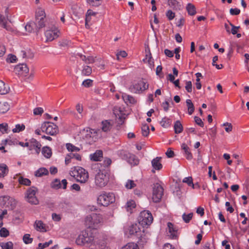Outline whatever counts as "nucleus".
I'll return each instance as SVG.
<instances>
[{"instance_id":"ea45409f","label":"nucleus","mask_w":249,"mask_h":249,"mask_svg":"<svg viewBox=\"0 0 249 249\" xmlns=\"http://www.w3.org/2000/svg\"><path fill=\"white\" fill-rule=\"evenodd\" d=\"M48 174V170L45 168H40L35 172V176L37 177H41Z\"/></svg>"},{"instance_id":"39448f33","label":"nucleus","mask_w":249,"mask_h":249,"mask_svg":"<svg viewBox=\"0 0 249 249\" xmlns=\"http://www.w3.org/2000/svg\"><path fill=\"white\" fill-rule=\"evenodd\" d=\"M115 201V196L113 193H104L97 198V203L104 206H107Z\"/></svg>"},{"instance_id":"09e8293b","label":"nucleus","mask_w":249,"mask_h":249,"mask_svg":"<svg viewBox=\"0 0 249 249\" xmlns=\"http://www.w3.org/2000/svg\"><path fill=\"white\" fill-rule=\"evenodd\" d=\"M66 148L68 151L71 152H77L80 150L79 148L75 146L71 143H67Z\"/></svg>"},{"instance_id":"774afa93","label":"nucleus","mask_w":249,"mask_h":249,"mask_svg":"<svg viewBox=\"0 0 249 249\" xmlns=\"http://www.w3.org/2000/svg\"><path fill=\"white\" fill-rule=\"evenodd\" d=\"M17 60V57L15 55L12 54L8 55L6 61L7 62L9 63H14L16 62Z\"/></svg>"},{"instance_id":"4d7b16f0","label":"nucleus","mask_w":249,"mask_h":249,"mask_svg":"<svg viewBox=\"0 0 249 249\" xmlns=\"http://www.w3.org/2000/svg\"><path fill=\"white\" fill-rule=\"evenodd\" d=\"M44 112V109L42 107H36L33 110V114L34 115H41Z\"/></svg>"},{"instance_id":"393cba45","label":"nucleus","mask_w":249,"mask_h":249,"mask_svg":"<svg viewBox=\"0 0 249 249\" xmlns=\"http://www.w3.org/2000/svg\"><path fill=\"white\" fill-rule=\"evenodd\" d=\"M113 125V122L111 121L105 120L102 122V130L104 132L110 131Z\"/></svg>"},{"instance_id":"5701e85b","label":"nucleus","mask_w":249,"mask_h":249,"mask_svg":"<svg viewBox=\"0 0 249 249\" xmlns=\"http://www.w3.org/2000/svg\"><path fill=\"white\" fill-rule=\"evenodd\" d=\"M126 160L131 166H135L139 164V159L132 154L128 153L126 155Z\"/></svg>"},{"instance_id":"f8f14e48","label":"nucleus","mask_w":249,"mask_h":249,"mask_svg":"<svg viewBox=\"0 0 249 249\" xmlns=\"http://www.w3.org/2000/svg\"><path fill=\"white\" fill-rule=\"evenodd\" d=\"M108 181V177L103 172L98 173L95 178V183L99 187L106 186Z\"/></svg>"},{"instance_id":"680f3d73","label":"nucleus","mask_w":249,"mask_h":249,"mask_svg":"<svg viewBox=\"0 0 249 249\" xmlns=\"http://www.w3.org/2000/svg\"><path fill=\"white\" fill-rule=\"evenodd\" d=\"M9 234V232L7 229L5 228H2L0 230V236L1 237H6Z\"/></svg>"},{"instance_id":"603ef678","label":"nucleus","mask_w":249,"mask_h":249,"mask_svg":"<svg viewBox=\"0 0 249 249\" xmlns=\"http://www.w3.org/2000/svg\"><path fill=\"white\" fill-rule=\"evenodd\" d=\"M136 186V183L132 180L128 179L125 183V186L128 189H131Z\"/></svg>"},{"instance_id":"7c9ffc66","label":"nucleus","mask_w":249,"mask_h":249,"mask_svg":"<svg viewBox=\"0 0 249 249\" xmlns=\"http://www.w3.org/2000/svg\"><path fill=\"white\" fill-rule=\"evenodd\" d=\"M9 169L4 163L0 164V178H3L8 173Z\"/></svg>"},{"instance_id":"1a4fd4ad","label":"nucleus","mask_w":249,"mask_h":249,"mask_svg":"<svg viewBox=\"0 0 249 249\" xmlns=\"http://www.w3.org/2000/svg\"><path fill=\"white\" fill-rule=\"evenodd\" d=\"M163 188L159 183L154 184L151 196V199L153 202H159L163 195Z\"/></svg>"},{"instance_id":"052dcab7","label":"nucleus","mask_w":249,"mask_h":249,"mask_svg":"<svg viewBox=\"0 0 249 249\" xmlns=\"http://www.w3.org/2000/svg\"><path fill=\"white\" fill-rule=\"evenodd\" d=\"M193 213H190L189 214H186L185 213H184L182 215V218L183 220L186 223H188L190 220L193 217Z\"/></svg>"},{"instance_id":"c9c22d12","label":"nucleus","mask_w":249,"mask_h":249,"mask_svg":"<svg viewBox=\"0 0 249 249\" xmlns=\"http://www.w3.org/2000/svg\"><path fill=\"white\" fill-rule=\"evenodd\" d=\"M160 123L163 127L168 128L171 125L172 121L167 117H164L162 119Z\"/></svg>"},{"instance_id":"20e7f679","label":"nucleus","mask_w":249,"mask_h":249,"mask_svg":"<svg viewBox=\"0 0 249 249\" xmlns=\"http://www.w3.org/2000/svg\"><path fill=\"white\" fill-rule=\"evenodd\" d=\"M144 228L139 223L131 224L125 230L126 234L135 235L141 238L144 235Z\"/></svg>"},{"instance_id":"0e129e2a","label":"nucleus","mask_w":249,"mask_h":249,"mask_svg":"<svg viewBox=\"0 0 249 249\" xmlns=\"http://www.w3.org/2000/svg\"><path fill=\"white\" fill-rule=\"evenodd\" d=\"M230 24L231 25V33L234 35H236L238 32V29L240 28V26H235L231 23H230Z\"/></svg>"},{"instance_id":"37998d69","label":"nucleus","mask_w":249,"mask_h":249,"mask_svg":"<svg viewBox=\"0 0 249 249\" xmlns=\"http://www.w3.org/2000/svg\"><path fill=\"white\" fill-rule=\"evenodd\" d=\"M0 247L2 249H13V244L12 242L0 243Z\"/></svg>"},{"instance_id":"e2e57ef3","label":"nucleus","mask_w":249,"mask_h":249,"mask_svg":"<svg viewBox=\"0 0 249 249\" xmlns=\"http://www.w3.org/2000/svg\"><path fill=\"white\" fill-rule=\"evenodd\" d=\"M52 243H53V241L52 240H50L48 242H46L44 243H39L38 244V249H43L44 248L49 247Z\"/></svg>"},{"instance_id":"423d86ee","label":"nucleus","mask_w":249,"mask_h":249,"mask_svg":"<svg viewBox=\"0 0 249 249\" xmlns=\"http://www.w3.org/2000/svg\"><path fill=\"white\" fill-rule=\"evenodd\" d=\"M138 220L139 223L143 227L144 226L150 225L153 222V218L148 211H143L140 213Z\"/></svg>"},{"instance_id":"4be33fe9","label":"nucleus","mask_w":249,"mask_h":249,"mask_svg":"<svg viewBox=\"0 0 249 249\" xmlns=\"http://www.w3.org/2000/svg\"><path fill=\"white\" fill-rule=\"evenodd\" d=\"M151 164L153 168L152 170L153 173L155 172V170H160L162 168V165L161 163V158L156 157L151 161Z\"/></svg>"},{"instance_id":"a19ab883","label":"nucleus","mask_w":249,"mask_h":249,"mask_svg":"<svg viewBox=\"0 0 249 249\" xmlns=\"http://www.w3.org/2000/svg\"><path fill=\"white\" fill-rule=\"evenodd\" d=\"M186 9L188 14L191 16L195 15L196 14L195 6L191 3H188L187 4Z\"/></svg>"},{"instance_id":"6e6d98bb","label":"nucleus","mask_w":249,"mask_h":249,"mask_svg":"<svg viewBox=\"0 0 249 249\" xmlns=\"http://www.w3.org/2000/svg\"><path fill=\"white\" fill-rule=\"evenodd\" d=\"M222 126H225V130L228 133H230L232 130V126L231 123H225L222 124Z\"/></svg>"},{"instance_id":"a878e982","label":"nucleus","mask_w":249,"mask_h":249,"mask_svg":"<svg viewBox=\"0 0 249 249\" xmlns=\"http://www.w3.org/2000/svg\"><path fill=\"white\" fill-rule=\"evenodd\" d=\"M103 156V152L101 150H97L95 152L89 155L90 159L93 161H99Z\"/></svg>"},{"instance_id":"9d476101","label":"nucleus","mask_w":249,"mask_h":249,"mask_svg":"<svg viewBox=\"0 0 249 249\" xmlns=\"http://www.w3.org/2000/svg\"><path fill=\"white\" fill-rule=\"evenodd\" d=\"M41 130L42 132L50 135H54L58 132L57 126L53 123L44 122L41 126Z\"/></svg>"},{"instance_id":"79ce46f5","label":"nucleus","mask_w":249,"mask_h":249,"mask_svg":"<svg viewBox=\"0 0 249 249\" xmlns=\"http://www.w3.org/2000/svg\"><path fill=\"white\" fill-rule=\"evenodd\" d=\"M186 105L188 107V112L189 115H191L194 111L195 107L193 103L190 99L186 100Z\"/></svg>"},{"instance_id":"69168bd1","label":"nucleus","mask_w":249,"mask_h":249,"mask_svg":"<svg viewBox=\"0 0 249 249\" xmlns=\"http://www.w3.org/2000/svg\"><path fill=\"white\" fill-rule=\"evenodd\" d=\"M92 82H93V81L92 80L88 79L85 80L83 82L82 85L86 88H89V87H91L92 85Z\"/></svg>"},{"instance_id":"a18cd8bd","label":"nucleus","mask_w":249,"mask_h":249,"mask_svg":"<svg viewBox=\"0 0 249 249\" xmlns=\"http://www.w3.org/2000/svg\"><path fill=\"white\" fill-rule=\"evenodd\" d=\"M18 181L20 184L26 186H30L31 183L30 179L27 178H24L22 177H20L18 178Z\"/></svg>"},{"instance_id":"412c9836","label":"nucleus","mask_w":249,"mask_h":249,"mask_svg":"<svg viewBox=\"0 0 249 249\" xmlns=\"http://www.w3.org/2000/svg\"><path fill=\"white\" fill-rule=\"evenodd\" d=\"M35 229L39 232H46L49 230V227L46 226L41 220H36L34 225Z\"/></svg>"},{"instance_id":"2eb2a0df","label":"nucleus","mask_w":249,"mask_h":249,"mask_svg":"<svg viewBox=\"0 0 249 249\" xmlns=\"http://www.w3.org/2000/svg\"><path fill=\"white\" fill-rule=\"evenodd\" d=\"M94 244L93 245L92 249H109L108 247L107 246V242L106 239L104 237H101L99 235H97Z\"/></svg>"},{"instance_id":"bf43d9fd","label":"nucleus","mask_w":249,"mask_h":249,"mask_svg":"<svg viewBox=\"0 0 249 249\" xmlns=\"http://www.w3.org/2000/svg\"><path fill=\"white\" fill-rule=\"evenodd\" d=\"M185 89L188 92H191L192 91L193 86L192 82L190 81H186L185 82Z\"/></svg>"},{"instance_id":"c756f323","label":"nucleus","mask_w":249,"mask_h":249,"mask_svg":"<svg viewBox=\"0 0 249 249\" xmlns=\"http://www.w3.org/2000/svg\"><path fill=\"white\" fill-rule=\"evenodd\" d=\"M122 98L126 104H134L136 102V100L133 97L125 93L123 94Z\"/></svg>"},{"instance_id":"dca6fc26","label":"nucleus","mask_w":249,"mask_h":249,"mask_svg":"<svg viewBox=\"0 0 249 249\" xmlns=\"http://www.w3.org/2000/svg\"><path fill=\"white\" fill-rule=\"evenodd\" d=\"M14 71L19 76L25 77L28 76L29 70L26 64H21L15 67Z\"/></svg>"},{"instance_id":"4468645a","label":"nucleus","mask_w":249,"mask_h":249,"mask_svg":"<svg viewBox=\"0 0 249 249\" xmlns=\"http://www.w3.org/2000/svg\"><path fill=\"white\" fill-rule=\"evenodd\" d=\"M60 35L59 30L56 28H52L47 30L45 32L46 42H49L57 38Z\"/></svg>"},{"instance_id":"f257e3e1","label":"nucleus","mask_w":249,"mask_h":249,"mask_svg":"<svg viewBox=\"0 0 249 249\" xmlns=\"http://www.w3.org/2000/svg\"><path fill=\"white\" fill-rule=\"evenodd\" d=\"M96 235L88 230L82 231L78 236L75 240V243L79 246L88 245L92 248L93 244H95V239Z\"/></svg>"},{"instance_id":"5fc2aeb1","label":"nucleus","mask_w":249,"mask_h":249,"mask_svg":"<svg viewBox=\"0 0 249 249\" xmlns=\"http://www.w3.org/2000/svg\"><path fill=\"white\" fill-rule=\"evenodd\" d=\"M23 241L26 244H28L32 242L33 238L30 237L29 234H25L23 237Z\"/></svg>"},{"instance_id":"13d9d810","label":"nucleus","mask_w":249,"mask_h":249,"mask_svg":"<svg viewBox=\"0 0 249 249\" xmlns=\"http://www.w3.org/2000/svg\"><path fill=\"white\" fill-rule=\"evenodd\" d=\"M8 125L6 123H2L0 124V132L4 134L7 133Z\"/></svg>"},{"instance_id":"4c0bfd02","label":"nucleus","mask_w":249,"mask_h":249,"mask_svg":"<svg viewBox=\"0 0 249 249\" xmlns=\"http://www.w3.org/2000/svg\"><path fill=\"white\" fill-rule=\"evenodd\" d=\"M97 14V12H95L91 9L88 10L86 15V23L87 24L88 22H89L92 17H95Z\"/></svg>"},{"instance_id":"aec40b11","label":"nucleus","mask_w":249,"mask_h":249,"mask_svg":"<svg viewBox=\"0 0 249 249\" xmlns=\"http://www.w3.org/2000/svg\"><path fill=\"white\" fill-rule=\"evenodd\" d=\"M86 133L85 137L89 143H91L96 141L97 133L94 130H87Z\"/></svg>"},{"instance_id":"de8ad7c7","label":"nucleus","mask_w":249,"mask_h":249,"mask_svg":"<svg viewBox=\"0 0 249 249\" xmlns=\"http://www.w3.org/2000/svg\"><path fill=\"white\" fill-rule=\"evenodd\" d=\"M142 133L143 136L146 137L148 135L149 133V128L147 124H144L142 125Z\"/></svg>"},{"instance_id":"3c124183","label":"nucleus","mask_w":249,"mask_h":249,"mask_svg":"<svg viewBox=\"0 0 249 249\" xmlns=\"http://www.w3.org/2000/svg\"><path fill=\"white\" fill-rule=\"evenodd\" d=\"M183 182L187 183L189 186H191L193 189L195 188V185L193 182L192 177H186L183 179Z\"/></svg>"},{"instance_id":"6ab92c4d","label":"nucleus","mask_w":249,"mask_h":249,"mask_svg":"<svg viewBox=\"0 0 249 249\" xmlns=\"http://www.w3.org/2000/svg\"><path fill=\"white\" fill-rule=\"evenodd\" d=\"M41 146V144L34 139L29 142V150H34L37 155L40 153Z\"/></svg>"},{"instance_id":"6e6552de","label":"nucleus","mask_w":249,"mask_h":249,"mask_svg":"<svg viewBox=\"0 0 249 249\" xmlns=\"http://www.w3.org/2000/svg\"><path fill=\"white\" fill-rule=\"evenodd\" d=\"M148 88V84L143 79L135 81L130 87L131 91L134 93H140Z\"/></svg>"},{"instance_id":"864d4df0","label":"nucleus","mask_w":249,"mask_h":249,"mask_svg":"<svg viewBox=\"0 0 249 249\" xmlns=\"http://www.w3.org/2000/svg\"><path fill=\"white\" fill-rule=\"evenodd\" d=\"M52 188L57 189L61 188V184L59 180L55 179L51 183Z\"/></svg>"},{"instance_id":"cd10ccee","label":"nucleus","mask_w":249,"mask_h":249,"mask_svg":"<svg viewBox=\"0 0 249 249\" xmlns=\"http://www.w3.org/2000/svg\"><path fill=\"white\" fill-rule=\"evenodd\" d=\"M10 108V104L6 101H0V113H5L7 112Z\"/></svg>"},{"instance_id":"338daca9","label":"nucleus","mask_w":249,"mask_h":249,"mask_svg":"<svg viewBox=\"0 0 249 249\" xmlns=\"http://www.w3.org/2000/svg\"><path fill=\"white\" fill-rule=\"evenodd\" d=\"M166 16L169 20H172L175 17V14L172 11L169 10L166 13Z\"/></svg>"},{"instance_id":"b1692460","label":"nucleus","mask_w":249,"mask_h":249,"mask_svg":"<svg viewBox=\"0 0 249 249\" xmlns=\"http://www.w3.org/2000/svg\"><path fill=\"white\" fill-rule=\"evenodd\" d=\"M181 149L183 151V155L188 160L193 159V155L190 151L189 147L185 143H182L181 145Z\"/></svg>"},{"instance_id":"e433bc0d","label":"nucleus","mask_w":249,"mask_h":249,"mask_svg":"<svg viewBox=\"0 0 249 249\" xmlns=\"http://www.w3.org/2000/svg\"><path fill=\"white\" fill-rule=\"evenodd\" d=\"M174 128L175 132L176 134H179L182 132L183 126L180 121H177L175 123Z\"/></svg>"},{"instance_id":"0eeeda50","label":"nucleus","mask_w":249,"mask_h":249,"mask_svg":"<svg viewBox=\"0 0 249 249\" xmlns=\"http://www.w3.org/2000/svg\"><path fill=\"white\" fill-rule=\"evenodd\" d=\"M37 189L35 187H31L28 189L25 194V198L27 201L31 204L37 205L39 201L36 196Z\"/></svg>"},{"instance_id":"49530a36","label":"nucleus","mask_w":249,"mask_h":249,"mask_svg":"<svg viewBox=\"0 0 249 249\" xmlns=\"http://www.w3.org/2000/svg\"><path fill=\"white\" fill-rule=\"evenodd\" d=\"M25 128V126L23 124H17L16 125L15 127L12 129L13 133H19Z\"/></svg>"},{"instance_id":"a211bd4d","label":"nucleus","mask_w":249,"mask_h":249,"mask_svg":"<svg viewBox=\"0 0 249 249\" xmlns=\"http://www.w3.org/2000/svg\"><path fill=\"white\" fill-rule=\"evenodd\" d=\"M145 56L144 58L143 59L142 61L144 63L148 64V67L152 69L154 67V59L152 57L151 53L150 51V49L147 47L145 49Z\"/></svg>"},{"instance_id":"473e14b6","label":"nucleus","mask_w":249,"mask_h":249,"mask_svg":"<svg viewBox=\"0 0 249 249\" xmlns=\"http://www.w3.org/2000/svg\"><path fill=\"white\" fill-rule=\"evenodd\" d=\"M9 87L8 85H5L2 80H0V94H6L9 91Z\"/></svg>"},{"instance_id":"bb28decb","label":"nucleus","mask_w":249,"mask_h":249,"mask_svg":"<svg viewBox=\"0 0 249 249\" xmlns=\"http://www.w3.org/2000/svg\"><path fill=\"white\" fill-rule=\"evenodd\" d=\"M42 155L46 159H50L52 156V151L49 146H44L41 150Z\"/></svg>"},{"instance_id":"2f4dec72","label":"nucleus","mask_w":249,"mask_h":249,"mask_svg":"<svg viewBox=\"0 0 249 249\" xmlns=\"http://www.w3.org/2000/svg\"><path fill=\"white\" fill-rule=\"evenodd\" d=\"M0 26L8 31H12V30L10 25L7 22L6 19L2 16H0Z\"/></svg>"},{"instance_id":"7ed1b4c3","label":"nucleus","mask_w":249,"mask_h":249,"mask_svg":"<svg viewBox=\"0 0 249 249\" xmlns=\"http://www.w3.org/2000/svg\"><path fill=\"white\" fill-rule=\"evenodd\" d=\"M70 175L80 183H87L89 178L88 171L81 167L72 168L70 172Z\"/></svg>"},{"instance_id":"ddd939ff","label":"nucleus","mask_w":249,"mask_h":249,"mask_svg":"<svg viewBox=\"0 0 249 249\" xmlns=\"http://www.w3.org/2000/svg\"><path fill=\"white\" fill-rule=\"evenodd\" d=\"M166 231L167 236L171 239H177L178 236L179 232L178 228L171 222L167 223Z\"/></svg>"},{"instance_id":"f3484780","label":"nucleus","mask_w":249,"mask_h":249,"mask_svg":"<svg viewBox=\"0 0 249 249\" xmlns=\"http://www.w3.org/2000/svg\"><path fill=\"white\" fill-rule=\"evenodd\" d=\"M2 204L6 207L13 209L17 204L16 200L9 196H4L1 198Z\"/></svg>"},{"instance_id":"c03bdc74","label":"nucleus","mask_w":249,"mask_h":249,"mask_svg":"<svg viewBox=\"0 0 249 249\" xmlns=\"http://www.w3.org/2000/svg\"><path fill=\"white\" fill-rule=\"evenodd\" d=\"M92 72L91 68L89 66H84L82 70V74L85 76L89 75Z\"/></svg>"},{"instance_id":"72a5a7b5","label":"nucleus","mask_w":249,"mask_h":249,"mask_svg":"<svg viewBox=\"0 0 249 249\" xmlns=\"http://www.w3.org/2000/svg\"><path fill=\"white\" fill-rule=\"evenodd\" d=\"M135 207L136 203L134 201L132 200L127 201L125 205L126 211L130 213L133 212V210Z\"/></svg>"},{"instance_id":"f03ea898","label":"nucleus","mask_w":249,"mask_h":249,"mask_svg":"<svg viewBox=\"0 0 249 249\" xmlns=\"http://www.w3.org/2000/svg\"><path fill=\"white\" fill-rule=\"evenodd\" d=\"M103 221V216L101 214L93 213L86 216L84 223L89 228L97 229L102 225Z\"/></svg>"},{"instance_id":"9b49d317","label":"nucleus","mask_w":249,"mask_h":249,"mask_svg":"<svg viewBox=\"0 0 249 249\" xmlns=\"http://www.w3.org/2000/svg\"><path fill=\"white\" fill-rule=\"evenodd\" d=\"M46 17L44 10L41 8H38L36 12V25L37 28H41L45 26V18Z\"/></svg>"},{"instance_id":"c85d7f7f","label":"nucleus","mask_w":249,"mask_h":249,"mask_svg":"<svg viewBox=\"0 0 249 249\" xmlns=\"http://www.w3.org/2000/svg\"><path fill=\"white\" fill-rule=\"evenodd\" d=\"M36 25V22H29L25 26V30L28 33H31L35 30L39 29Z\"/></svg>"},{"instance_id":"f704fd0d","label":"nucleus","mask_w":249,"mask_h":249,"mask_svg":"<svg viewBox=\"0 0 249 249\" xmlns=\"http://www.w3.org/2000/svg\"><path fill=\"white\" fill-rule=\"evenodd\" d=\"M113 113L116 118L122 119L124 117V113L121 110V108L118 107H114L113 110Z\"/></svg>"},{"instance_id":"58836bf2","label":"nucleus","mask_w":249,"mask_h":249,"mask_svg":"<svg viewBox=\"0 0 249 249\" xmlns=\"http://www.w3.org/2000/svg\"><path fill=\"white\" fill-rule=\"evenodd\" d=\"M121 249H140V248L136 243L129 242L122 247Z\"/></svg>"},{"instance_id":"8fccbe9b","label":"nucleus","mask_w":249,"mask_h":249,"mask_svg":"<svg viewBox=\"0 0 249 249\" xmlns=\"http://www.w3.org/2000/svg\"><path fill=\"white\" fill-rule=\"evenodd\" d=\"M88 2L92 6H99L102 4V0H87Z\"/></svg>"}]
</instances>
